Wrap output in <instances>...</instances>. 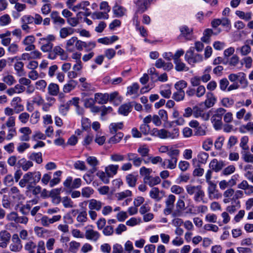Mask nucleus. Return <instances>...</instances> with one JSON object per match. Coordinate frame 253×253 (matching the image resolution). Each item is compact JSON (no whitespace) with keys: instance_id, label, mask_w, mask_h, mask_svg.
Segmentation results:
<instances>
[{"instance_id":"1","label":"nucleus","mask_w":253,"mask_h":253,"mask_svg":"<svg viewBox=\"0 0 253 253\" xmlns=\"http://www.w3.org/2000/svg\"><path fill=\"white\" fill-rule=\"evenodd\" d=\"M150 134L163 139H175L179 135V130L175 126L170 130L154 128L151 130Z\"/></svg>"},{"instance_id":"2","label":"nucleus","mask_w":253,"mask_h":253,"mask_svg":"<svg viewBox=\"0 0 253 253\" xmlns=\"http://www.w3.org/2000/svg\"><path fill=\"white\" fill-rule=\"evenodd\" d=\"M195 47H190L186 51L185 55V59L188 63H196L200 62L203 60V56L201 54L194 53L195 48L198 52L201 51L204 48V44L201 42H196L195 43Z\"/></svg>"},{"instance_id":"3","label":"nucleus","mask_w":253,"mask_h":253,"mask_svg":"<svg viewBox=\"0 0 253 253\" xmlns=\"http://www.w3.org/2000/svg\"><path fill=\"white\" fill-rule=\"evenodd\" d=\"M41 178V173L40 171H29L24 174L19 184L21 187H25L27 184H28L30 187H34L40 181Z\"/></svg>"},{"instance_id":"4","label":"nucleus","mask_w":253,"mask_h":253,"mask_svg":"<svg viewBox=\"0 0 253 253\" xmlns=\"http://www.w3.org/2000/svg\"><path fill=\"white\" fill-rule=\"evenodd\" d=\"M179 150L178 149H170L168 152L169 158L164 159L161 164L164 169H173L176 167Z\"/></svg>"},{"instance_id":"5","label":"nucleus","mask_w":253,"mask_h":253,"mask_svg":"<svg viewBox=\"0 0 253 253\" xmlns=\"http://www.w3.org/2000/svg\"><path fill=\"white\" fill-rule=\"evenodd\" d=\"M57 55L60 56V59L62 60H66L68 58L67 54L59 46H55L53 49L49 51L48 58L51 59H55Z\"/></svg>"},{"instance_id":"6","label":"nucleus","mask_w":253,"mask_h":253,"mask_svg":"<svg viewBox=\"0 0 253 253\" xmlns=\"http://www.w3.org/2000/svg\"><path fill=\"white\" fill-rule=\"evenodd\" d=\"M93 226L91 225L85 227L84 237L88 240L96 242L100 237V233L93 229Z\"/></svg>"},{"instance_id":"7","label":"nucleus","mask_w":253,"mask_h":253,"mask_svg":"<svg viewBox=\"0 0 253 253\" xmlns=\"http://www.w3.org/2000/svg\"><path fill=\"white\" fill-rule=\"evenodd\" d=\"M193 112V116L196 118L200 117L204 121H208L210 118L209 112L199 106H194Z\"/></svg>"},{"instance_id":"8","label":"nucleus","mask_w":253,"mask_h":253,"mask_svg":"<svg viewBox=\"0 0 253 253\" xmlns=\"http://www.w3.org/2000/svg\"><path fill=\"white\" fill-rule=\"evenodd\" d=\"M12 243L9 246L10 250L13 252H19L22 249L21 241L17 234H14L12 237Z\"/></svg>"},{"instance_id":"9","label":"nucleus","mask_w":253,"mask_h":253,"mask_svg":"<svg viewBox=\"0 0 253 253\" xmlns=\"http://www.w3.org/2000/svg\"><path fill=\"white\" fill-rule=\"evenodd\" d=\"M175 196L173 195H169L166 200V208L164 210L165 215L170 214L174 208V203L175 201Z\"/></svg>"},{"instance_id":"10","label":"nucleus","mask_w":253,"mask_h":253,"mask_svg":"<svg viewBox=\"0 0 253 253\" xmlns=\"http://www.w3.org/2000/svg\"><path fill=\"white\" fill-rule=\"evenodd\" d=\"M208 183L209 184L208 191L209 198L211 200H213L221 197V194H219L218 191L216 190V185L213 182H209Z\"/></svg>"},{"instance_id":"11","label":"nucleus","mask_w":253,"mask_h":253,"mask_svg":"<svg viewBox=\"0 0 253 253\" xmlns=\"http://www.w3.org/2000/svg\"><path fill=\"white\" fill-rule=\"evenodd\" d=\"M34 165L32 161L27 160L25 158H21L17 161L16 167L20 169H22L25 171L28 170Z\"/></svg>"},{"instance_id":"12","label":"nucleus","mask_w":253,"mask_h":253,"mask_svg":"<svg viewBox=\"0 0 253 253\" xmlns=\"http://www.w3.org/2000/svg\"><path fill=\"white\" fill-rule=\"evenodd\" d=\"M127 160L128 161H132L133 165L138 167L140 166L143 161V158L139 157L138 155L133 153H128L126 154Z\"/></svg>"},{"instance_id":"13","label":"nucleus","mask_w":253,"mask_h":253,"mask_svg":"<svg viewBox=\"0 0 253 253\" xmlns=\"http://www.w3.org/2000/svg\"><path fill=\"white\" fill-rule=\"evenodd\" d=\"M180 36L184 37L186 40H190L193 35V29L188 28L186 25H182L179 27Z\"/></svg>"},{"instance_id":"14","label":"nucleus","mask_w":253,"mask_h":253,"mask_svg":"<svg viewBox=\"0 0 253 253\" xmlns=\"http://www.w3.org/2000/svg\"><path fill=\"white\" fill-rule=\"evenodd\" d=\"M11 238V235L6 230H2L0 232V241L5 248L9 244Z\"/></svg>"},{"instance_id":"15","label":"nucleus","mask_w":253,"mask_h":253,"mask_svg":"<svg viewBox=\"0 0 253 253\" xmlns=\"http://www.w3.org/2000/svg\"><path fill=\"white\" fill-rule=\"evenodd\" d=\"M87 163L91 167L89 170L91 174L94 173L97 170L96 166L99 165V161L95 157L89 156L86 159Z\"/></svg>"},{"instance_id":"16","label":"nucleus","mask_w":253,"mask_h":253,"mask_svg":"<svg viewBox=\"0 0 253 253\" xmlns=\"http://www.w3.org/2000/svg\"><path fill=\"white\" fill-rule=\"evenodd\" d=\"M207 99L205 101L201 104H204L206 108H210L212 107L216 102V98L214 97L213 94L211 92H208L206 94Z\"/></svg>"},{"instance_id":"17","label":"nucleus","mask_w":253,"mask_h":253,"mask_svg":"<svg viewBox=\"0 0 253 253\" xmlns=\"http://www.w3.org/2000/svg\"><path fill=\"white\" fill-rule=\"evenodd\" d=\"M225 166L224 163L222 161H218L217 159H213L210 164V168L215 172H218Z\"/></svg>"},{"instance_id":"18","label":"nucleus","mask_w":253,"mask_h":253,"mask_svg":"<svg viewBox=\"0 0 253 253\" xmlns=\"http://www.w3.org/2000/svg\"><path fill=\"white\" fill-rule=\"evenodd\" d=\"M132 103L128 102L121 105L118 109V112L120 114L126 116L131 111L132 108Z\"/></svg>"},{"instance_id":"19","label":"nucleus","mask_w":253,"mask_h":253,"mask_svg":"<svg viewBox=\"0 0 253 253\" xmlns=\"http://www.w3.org/2000/svg\"><path fill=\"white\" fill-rule=\"evenodd\" d=\"M238 188L245 190V193L247 195H250L253 193V186L249 185L246 180H243L239 184Z\"/></svg>"},{"instance_id":"20","label":"nucleus","mask_w":253,"mask_h":253,"mask_svg":"<svg viewBox=\"0 0 253 253\" xmlns=\"http://www.w3.org/2000/svg\"><path fill=\"white\" fill-rule=\"evenodd\" d=\"M88 202V208L89 210H96L97 211H100L102 206L103 205V203H102L100 201H97L96 199H92L89 201Z\"/></svg>"},{"instance_id":"21","label":"nucleus","mask_w":253,"mask_h":253,"mask_svg":"<svg viewBox=\"0 0 253 253\" xmlns=\"http://www.w3.org/2000/svg\"><path fill=\"white\" fill-rule=\"evenodd\" d=\"M108 96V93H96L94 95L95 100L99 104H104L109 101Z\"/></svg>"},{"instance_id":"22","label":"nucleus","mask_w":253,"mask_h":253,"mask_svg":"<svg viewBox=\"0 0 253 253\" xmlns=\"http://www.w3.org/2000/svg\"><path fill=\"white\" fill-rule=\"evenodd\" d=\"M161 179L159 176L152 177L150 176L146 178H143V182L150 187H153L161 182Z\"/></svg>"},{"instance_id":"23","label":"nucleus","mask_w":253,"mask_h":253,"mask_svg":"<svg viewBox=\"0 0 253 253\" xmlns=\"http://www.w3.org/2000/svg\"><path fill=\"white\" fill-rule=\"evenodd\" d=\"M78 84V82L75 80H71L67 84H64L63 90L64 93H69L73 90Z\"/></svg>"},{"instance_id":"24","label":"nucleus","mask_w":253,"mask_h":253,"mask_svg":"<svg viewBox=\"0 0 253 253\" xmlns=\"http://www.w3.org/2000/svg\"><path fill=\"white\" fill-rule=\"evenodd\" d=\"M48 93L52 96H56L59 92V87L57 84L50 83L47 87Z\"/></svg>"},{"instance_id":"25","label":"nucleus","mask_w":253,"mask_h":253,"mask_svg":"<svg viewBox=\"0 0 253 253\" xmlns=\"http://www.w3.org/2000/svg\"><path fill=\"white\" fill-rule=\"evenodd\" d=\"M160 93L163 97L169 98L171 94L170 86L168 84L161 86Z\"/></svg>"},{"instance_id":"26","label":"nucleus","mask_w":253,"mask_h":253,"mask_svg":"<svg viewBox=\"0 0 253 253\" xmlns=\"http://www.w3.org/2000/svg\"><path fill=\"white\" fill-rule=\"evenodd\" d=\"M244 170L246 171L245 173V177L252 182L253 183V167L251 165H247L244 167Z\"/></svg>"},{"instance_id":"27","label":"nucleus","mask_w":253,"mask_h":253,"mask_svg":"<svg viewBox=\"0 0 253 253\" xmlns=\"http://www.w3.org/2000/svg\"><path fill=\"white\" fill-rule=\"evenodd\" d=\"M81 246V244L75 241H72L69 244L68 252L69 253H77Z\"/></svg>"},{"instance_id":"28","label":"nucleus","mask_w":253,"mask_h":253,"mask_svg":"<svg viewBox=\"0 0 253 253\" xmlns=\"http://www.w3.org/2000/svg\"><path fill=\"white\" fill-rule=\"evenodd\" d=\"M238 81L240 83V86L245 88L248 85V82L246 78V74L243 72L238 73Z\"/></svg>"},{"instance_id":"29","label":"nucleus","mask_w":253,"mask_h":253,"mask_svg":"<svg viewBox=\"0 0 253 253\" xmlns=\"http://www.w3.org/2000/svg\"><path fill=\"white\" fill-rule=\"evenodd\" d=\"M118 169V165H110L106 168L105 171L108 175L110 177H113L114 175L117 174Z\"/></svg>"},{"instance_id":"30","label":"nucleus","mask_w":253,"mask_h":253,"mask_svg":"<svg viewBox=\"0 0 253 253\" xmlns=\"http://www.w3.org/2000/svg\"><path fill=\"white\" fill-rule=\"evenodd\" d=\"M28 158L30 161H35L38 164H40L42 162V154L41 152H33Z\"/></svg>"},{"instance_id":"31","label":"nucleus","mask_w":253,"mask_h":253,"mask_svg":"<svg viewBox=\"0 0 253 253\" xmlns=\"http://www.w3.org/2000/svg\"><path fill=\"white\" fill-rule=\"evenodd\" d=\"M123 123L122 122L117 123H111L109 126V129L111 133L114 134L117 133L119 129H121L123 127Z\"/></svg>"},{"instance_id":"32","label":"nucleus","mask_w":253,"mask_h":253,"mask_svg":"<svg viewBox=\"0 0 253 253\" xmlns=\"http://www.w3.org/2000/svg\"><path fill=\"white\" fill-rule=\"evenodd\" d=\"M21 101V98L19 97H16L13 98L11 102V105L13 106L15 109H17L18 108L17 111H16V113H18L20 111H23V106L20 104L19 103Z\"/></svg>"},{"instance_id":"33","label":"nucleus","mask_w":253,"mask_h":253,"mask_svg":"<svg viewBox=\"0 0 253 253\" xmlns=\"http://www.w3.org/2000/svg\"><path fill=\"white\" fill-rule=\"evenodd\" d=\"M213 34V32L211 29H206L203 33V37L201 39V41L205 43H208L210 42V39L211 36Z\"/></svg>"},{"instance_id":"34","label":"nucleus","mask_w":253,"mask_h":253,"mask_svg":"<svg viewBox=\"0 0 253 253\" xmlns=\"http://www.w3.org/2000/svg\"><path fill=\"white\" fill-rule=\"evenodd\" d=\"M89 5V2L88 1H83L81 3H78L76 5H75L71 9L73 11H77L80 9H82L85 11H88V8H86V7Z\"/></svg>"},{"instance_id":"35","label":"nucleus","mask_w":253,"mask_h":253,"mask_svg":"<svg viewBox=\"0 0 253 253\" xmlns=\"http://www.w3.org/2000/svg\"><path fill=\"white\" fill-rule=\"evenodd\" d=\"M77 37H73L69 40L67 41L66 48L67 51L69 52H73L74 50L75 47L74 45H75V43L77 40Z\"/></svg>"},{"instance_id":"36","label":"nucleus","mask_w":253,"mask_h":253,"mask_svg":"<svg viewBox=\"0 0 253 253\" xmlns=\"http://www.w3.org/2000/svg\"><path fill=\"white\" fill-rule=\"evenodd\" d=\"M241 154L244 161L247 163H253V154L248 151H242Z\"/></svg>"},{"instance_id":"37","label":"nucleus","mask_w":253,"mask_h":253,"mask_svg":"<svg viewBox=\"0 0 253 253\" xmlns=\"http://www.w3.org/2000/svg\"><path fill=\"white\" fill-rule=\"evenodd\" d=\"M137 178L136 176L129 174L126 176V181L130 187H133L135 186Z\"/></svg>"},{"instance_id":"38","label":"nucleus","mask_w":253,"mask_h":253,"mask_svg":"<svg viewBox=\"0 0 253 253\" xmlns=\"http://www.w3.org/2000/svg\"><path fill=\"white\" fill-rule=\"evenodd\" d=\"M185 97V92L184 91H178L177 90L174 92L172 98L177 102L182 101L184 100Z\"/></svg>"},{"instance_id":"39","label":"nucleus","mask_w":253,"mask_h":253,"mask_svg":"<svg viewBox=\"0 0 253 253\" xmlns=\"http://www.w3.org/2000/svg\"><path fill=\"white\" fill-rule=\"evenodd\" d=\"M36 247V244L30 241L26 243L24 246V249L26 251L28 252V253H35V249Z\"/></svg>"},{"instance_id":"40","label":"nucleus","mask_w":253,"mask_h":253,"mask_svg":"<svg viewBox=\"0 0 253 253\" xmlns=\"http://www.w3.org/2000/svg\"><path fill=\"white\" fill-rule=\"evenodd\" d=\"M240 147L242 149V151H249V147L248 145L249 137L247 136H244L241 138Z\"/></svg>"},{"instance_id":"41","label":"nucleus","mask_w":253,"mask_h":253,"mask_svg":"<svg viewBox=\"0 0 253 253\" xmlns=\"http://www.w3.org/2000/svg\"><path fill=\"white\" fill-rule=\"evenodd\" d=\"M96 175L104 183L107 184L109 182V178L111 177L108 175L106 172L105 173L103 171H98L96 173Z\"/></svg>"},{"instance_id":"42","label":"nucleus","mask_w":253,"mask_h":253,"mask_svg":"<svg viewBox=\"0 0 253 253\" xmlns=\"http://www.w3.org/2000/svg\"><path fill=\"white\" fill-rule=\"evenodd\" d=\"M159 189L157 187L153 188L150 191V196L151 198L155 199L156 201H159L161 200L160 197Z\"/></svg>"},{"instance_id":"43","label":"nucleus","mask_w":253,"mask_h":253,"mask_svg":"<svg viewBox=\"0 0 253 253\" xmlns=\"http://www.w3.org/2000/svg\"><path fill=\"white\" fill-rule=\"evenodd\" d=\"M62 203L64 207L65 208H71L75 207L74 202L67 196L63 197L62 199Z\"/></svg>"},{"instance_id":"44","label":"nucleus","mask_w":253,"mask_h":253,"mask_svg":"<svg viewBox=\"0 0 253 253\" xmlns=\"http://www.w3.org/2000/svg\"><path fill=\"white\" fill-rule=\"evenodd\" d=\"M148 1H145L142 3H139V4H136V6L137 7L136 13H142L144 12L147 9V5L149 2Z\"/></svg>"},{"instance_id":"45","label":"nucleus","mask_w":253,"mask_h":253,"mask_svg":"<svg viewBox=\"0 0 253 253\" xmlns=\"http://www.w3.org/2000/svg\"><path fill=\"white\" fill-rule=\"evenodd\" d=\"M201 187V185L194 186L190 184L186 186V190L188 194L192 195L195 194Z\"/></svg>"},{"instance_id":"46","label":"nucleus","mask_w":253,"mask_h":253,"mask_svg":"<svg viewBox=\"0 0 253 253\" xmlns=\"http://www.w3.org/2000/svg\"><path fill=\"white\" fill-rule=\"evenodd\" d=\"M124 136V134L121 132L116 133V134L111 137L109 139V142L111 143H117L119 142Z\"/></svg>"},{"instance_id":"47","label":"nucleus","mask_w":253,"mask_h":253,"mask_svg":"<svg viewBox=\"0 0 253 253\" xmlns=\"http://www.w3.org/2000/svg\"><path fill=\"white\" fill-rule=\"evenodd\" d=\"M113 11L114 15L117 17H121L124 15V13L123 11V7L117 4H116L113 7Z\"/></svg>"},{"instance_id":"48","label":"nucleus","mask_w":253,"mask_h":253,"mask_svg":"<svg viewBox=\"0 0 253 253\" xmlns=\"http://www.w3.org/2000/svg\"><path fill=\"white\" fill-rule=\"evenodd\" d=\"M187 83L184 80L177 82L174 84V87L176 90L184 91L183 89L187 86Z\"/></svg>"},{"instance_id":"49","label":"nucleus","mask_w":253,"mask_h":253,"mask_svg":"<svg viewBox=\"0 0 253 253\" xmlns=\"http://www.w3.org/2000/svg\"><path fill=\"white\" fill-rule=\"evenodd\" d=\"M149 151V149L146 145L141 146L137 149V152L141 156V158H142L148 155Z\"/></svg>"},{"instance_id":"50","label":"nucleus","mask_w":253,"mask_h":253,"mask_svg":"<svg viewBox=\"0 0 253 253\" xmlns=\"http://www.w3.org/2000/svg\"><path fill=\"white\" fill-rule=\"evenodd\" d=\"M221 103L222 105L224 107L229 108L234 104V100L232 98L225 97L221 100Z\"/></svg>"},{"instance_id":"51","label":"nucleus","mask_w":253,"mask_h":253,"mask_svg":"<svg viewBox=\"0 0 253 253\" xmlns=\"http://www.w3.org/2000/svg\"><path fill=\"white\" fill-rule=\"evenodd\" d=\"M92 18L97 19H107L109 18V15L107 12H96L92 14Z\"/></svg>"},{"instance_id":"52","label":"nucleus","mask_w":253,"mask_h":253,"mask_svg":"<svg viewBox=\"0 0 253 253\" xmlns=\"http://www.w3.org/2000/svg\"><path fill=\"white\" fill-rule=\"evenodd\" d=\"M209 154L206 152H202L199 153L197 156L198 161L202 164H205L207 162Z\"/></svg>"},{"instance_id":"53","label":"nucleus","mask_w":253,"mask_h":253,"mask_svg":"<svg viewBox=\"0 0 253 253\" xmlns=\"http://www.w3.org/2000/svg\"><path fill=\"white\" fill-rule=\"evenodd\" d=\"M125 156L119 153H114L110 156V159L113 162H122L125 160Z\"/></svg>"},{"instance_id":"54","label":"nucleus","mask_w":253,"mask_h":253,"mask_svg":"<svg viewBox=\"0 0 253 253\" xmlns=\"http://www.w3.org/2000/svg\"><path fill=\"white\" fill-rule=\"evenodd\" d=\"M93 193V190L89 187H86L82 190V195L85 198H89Z\"/></svg>"},{"instance_id":"55","label":"nucleus","mask_w":253,"mask_h":253,"mask_svg":"<svg viewBox=\"0 0 253 253\" xmlns=\"http://www.w3.org/2000/svg\"><path fill=\"white\" fill-rule=\"evenodd\" d=\"M224 137L222 136H219L214 142V147L216 150H220L222 147L224 141Z\"/></svg>"},{"instance_id":"56","label":"nucleus","mask_w":253,"mask_h":253,"mask_svg":"<svg viewBox=\"0 0 253 253\" xmlns=\"http://www.w3.org/2000/svg\"><path fill=\"white\" fill-rule=\"evenodd\" d=\"M131 194L132 193L131 191L126 190L125 191L117 193L116 197L118 200H122L127 197L131 196Z\"/></svg>"},{"instance_id":"57","label":"nucleus","mask_w":253,"mask_h":253,"mask_svg":"<svg viewBox=\"0 0 253 253\" xmlns=\"http://www.w3.org/2000/svg\"><path fill=\"white\" fill-rule=\"evenodd\" d=\"M184 53V51L182 49L177 50L174 54H173V59L174 60V63H182V62H180L179 57L183 55Z\"/></svg>"},{"instance_id":"58","label":"nucleus","mask_w":253,"mask_h":253,"mask_svg":"<svg viewBox=\"0 0 253 253\" xmlns=\"http://www.w3.org/2000/svg\"><path fill=\"white\" fill-rule=\"evenodd\" d=\"M139 86L137 83H134L132 85L127 87V93L130 95L137 93Z\"/></svg>"},{"instance_id":"59","label":"nucleus","mask_w":253,"mask_h":253,"mask_svg":"<svg viewBox=\"0 0 253 253\" xmlns=\"http://www.w3.org/2000/svg\"><path fill=\"white\" fill-rule=\"evenodd\" d=\"M87 219V212L85 210L80 212L77 217V220L79 222H85Z\"/></svg>"},{"instance_id":"60","label":"nucleus","mask_w":253,"mask_h":253,"mask_svg":"<svg viewBox=\"0 0 253 253\" xmlns=\"http://www.w3.org/2000/svg\"><path fill=\"white\" fill-rule=\"evenodd\" d=\"M205 196V193L202 189V187L197 191L195 194L194 199L196 202H200V200H203Z\"/></svg>"},{"instance_id":"61","label":"nucleus","mask_w":253,"mask_h":253,"mask_svg":"<svg viewBox=\"0 0 253 253\" xmlns=\"http://www.w3.org/2000/svg\"><path fill=\"white\" fill-rule=\"evenodd\" d=\"M213 145V140L211 138H207L203 143V148L206 151H209Z\"/></svg>"},{"instance_id":"62","label":"nucleus","mask_w":253,"mask_h":253,"mask_svg":"<svg viewBox=\"0 0 253 253\" xmlns=\"http://www.w3.org/2000/svg\"><path fill=\"white\" fill-rule=\"evenodd\" d=\"M238 142V138L236 136L232 135L229 137L227 144V148L230 149Z\"/></svg>"},{"instance_id":"63","label":"nucleus","mask_w":253,"mask_h":253,"mask_svg":"<svg viewBox=\"0 0 253 253\" xmlns=\"http://www.w3.org/2000/svg\"><path fill=\"white\" fill-rule=\"evenodd\" d=\"M81 122L82 127L83 130L87 131L90 128L91 122L88 118H82Z\"/></svg>"},{"instance_id":"64","label":"nucleus","mask_w":253,"mask_h":253,"mask_svg":"<svg viewBox=\"0 0 253 253\" xmlns=\"http://www.w3.org/2000/svg\"><path fill=\"white\" fill-rule=\"evenodd\" d=\"M10 17L8 14H4L0 17V25L5 26L10 23Z\"/></svg>"}]
</instances>
